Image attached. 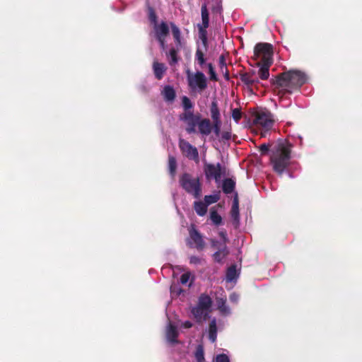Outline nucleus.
Returning <instances> with one entry per match:
<instances>
[{
    "mask_svg": "<svg viewBox=\"0 0 362 362\" xmlns=\"http://www.w3.org/2000/svg\"><path fill=\"white\" fill-rule=\"evenodd\" d=\"M182 105L185 112L180 115V119L186 124V132L189 134L199 133L202 136L211 134V122L209 119L202 118L199 114H194L191 109L193 104L187 96H182Z\"/></svg>",
    "mask_w": 362,
    "mask_h": 362,
    "instance_id": "nucleus-1",
    "label": "nucleus"
},
{
    "mask_svg": "<svg viewBox=\"0 0 362 362\" xmlns=\"http://www.w3.org/2000/svg\"><path fill=\"white\" fill-rule=\"evenodd\" d=\"M307 81L306 75L296 70L284 72L277 76L273 83L278 89L279 95H284L286 93H292L298 90Z\"/></svg>",
    "mask_w": 362,
    "mask_h": 362,
    "instance_id": "nucleus-2",
    "label": "nucleus"
},
{
    "mask_svg": "<svg viewBox=\"0 0 362 362\" xmlns=\"http://www.w3.org/2000/svg\"><path fill=\"white\" fill-rule=\"evenodd\" d=\"M254 54L256 58L261 59V62L257 63L259 78L267 79L269 76V69L272 63V46L268 43H258L255 47Z\"/></svg>",
    "mask_w": 362,
    "mask_h": 362,
    "instance_id": "nucleus-3",
    "label": "nucleus"
},
{
    "mask_svg": "<svg viewBox=\"0 0 362 362\" xmlns=\"http://www.w3.org/2000/svg\"><path fill=\"white\" fill-rule=\"evenodd\" d=\"M273 115L268 111H258L253 115L252 124L254 130L261 137H266L274 125Z\"/></svg>",
    "mask_w": 362,
    "mask_h": 362,
    "instance_id": "nucleus-4",
    "label": "nucleus"
},
{
    "mask_svg": "<svg viewBox=\"0 0 362 362\" xmlns=\"http://www.w3.org/2000/svg\"><path fill=\"white\" fill-rule=\"evenodd\" d=\"M271 161L273 165L274 170L276 173L282 174L291 163L290 148L283 146L277 149L272 156Z\"/></svg>",
    "mask_w": 362,
    "mask_h": 362,
    "instance_id": "nucleus-5",
    "label": "nucleus"
},
{
    "mask_svg": "<svg viewBox=\"0 0 362 362\" xmlns=\"http://www.w3.org/2000/svg\"><path fill=\"white\" fill-rule=\"evenodd\" d=\"M180 184L186 192L195 199H199L201 197L202 185L199 177L185 173L180 178Z\"/></svg>",
    "mask_w": 362,
    "mask_h": 362,
    "instance_id": "nucleus-6",
    "label": "nucleus"
},
{
    "mask_svg": "<svg viewBox=\"0 0 362 362\" xmlns=\"http://www.w3.org/2000/svg\"><path fill=\"white\" fill-rule=\"evenodd\" d=\"M187 81L189 90L193 93H202L207 88V78L202 71H186Z\"/></svg>",
    "mask_w": 362,
    "mask_h": 362,
    "instance_id": "nucleus-7",
    "label": "nucleus"
},
{
    "mask_svg": "<svg viewBox=\"0 0 362 362\" xmlns=\"http://www.w3.org/2000/svg\"><path fill=\"white\" fill-rule=\"evenodd\" d=\"M204 171L207 180H214L216 183H219L221 178L226 174V169L219 163L216 164L205 163Z\"/></svg>",
    "mask_w": 362,
    "mask_h": 362,
    "instance_id": "nucleus-8",
    "label": "nucleus"
},
{
    "mask_svg": "<svg viewBox=\"0 0 362 362\" xmlns=\"http://www.w3.org/2000/svg\"><path fill=\"white\" fill-rule=\"evenodd\" d=\"M169 31L168 23L163 21L159 23H156L153 26L154 35L163 50L165 48V39Z\"/></svg>",
    "mask_w": 362,
    "mask_h": 362,
    "instance_id": "nucleus-9",
    "label": "nucleus"
},
{
    "mask_svg": "<svg viewBox=\"0 0 362 362\" xmlns=\"http://www.w3.org/2000/svg\"><path fill=\"white\" fill-rule=\"evenodd\" d=\"M180 148L182 153L189 160L198 161L199 153L197 148L191 145L188 141L180 139L179 143Z\"/></svg>",
    "mask_w": 362,
    "mask_h": 362,
    "instance_id": "nucleus-10",
    "label": "nucleus"
},
{
    "mask_svg": "<svg viewBox=\"0 0 362 362\" xmlns=\"http://www.w3.org/2000/svg\"><path fill=\"white\" fill-rule=\"evenodd\" d=\"M189 233V238L187 240V244L191 247H194L198 250H203L204 242L201 234L194 227L191 228Z\"/></svg>",
    "mask_w": 362,
    "mask_h": 362,
    "instance_id": "nucleus-11",
    "label": "nucleus"
},
{
    "mask_svg": "<svg viewBox=\"0 0 362 362\" xmlns=\"http://www.w3.org/2000/svg\"><path fill=\"white\" fill-rule=\"evenodd\" d=\"M178 334L179 332L177 326L170 321L168 323L165 329V338L167 341L170 344L177 343V338L178 337Z\"/></svg>",
    "mask_w": 362,
    "mask_h": 362,
    "instance_id": "nucleus-12",
    "label": "nucleus"
},
{
    "mask_svg": "<svg viewBox=\"0 0 362 362\" xmlns=\"http://www.w3.org/2000/svg\"><path fill=\"white\" fill-rule=\"evenodd\" d=\"M230 217L232 223L235 228L240 225L239 202L238 194H235L233 198V204L230 210Z\"/></svg>",
    "mask_w": 362,
    "mask_h": 362,
    "instance_id": "nucleus-13",
    "label": "nucleus"
},
{
    "mask_svg": "<svg viewBox=\"0 0 362 362\" xmlns=\"http://www.w3.org/2000/svg\"><path fill=\"white\" fill-rule=\"evenodd\" d=\"M209 313L207 310L197 305L192 309V313L197 322L205 321L209 317Z\"/></svg>",
    "mask_w": 362,
    "mask_h": 362,
    "instance_id": "nucleus-14",
    "label": "nucleus"
},
{
    "mask_svg": "<svg viewBox=\"0 0 362 362\" xmlns=\"http://www.w3.org/2000/svg\"><path fill=\"white\" fill-rule=\"evenodd\" d=\"M241 81L248 88L252 87L259 83V80L255 76V72L245 73L240 76Z\"/></svg>",
    "mask_w": 362,
    "mask_h": 362,
    "instance_id": "nucleus-15",
    "label": "nucleus"
},
{
    "mask_svg": "<svg viewBox=\"0 0 362 362\" xmlns=\"http://www.w3.org/2000/svg\"><path fill=\"white\" fill-rule=\"evenodd\" d=\"M228 249L224 243H220L217 247V251L213 255L214 259L217 262H221L228 255Z\"/></svg>",
    "mask_w": 362,
    "mask_h": 362,
    "instance_id": "nucleus-16",
    "label": "nucleus"
},
{
    "mask_svg": "<svg viewBox=\"0 0 362 362\" xmlns=\"http://www.w3.org/2000/svg\"><path fill=\"white\" fill-rule=\"evenodd\" d=\"M162 95L164 100L168 103H173L175 98V91L174 88L170 86H165L162 92Z\"/></svg>",
    "mask_w": 362,
    "mask_h": 362,
    "instance_id": "nucleus-17",
    "label": "nucleus"
},
{
    "mask_svg": "<svg viewBox=\"0 0 362 362\" xmlns=\"http://www.w3.org/2000/svg\"><path fill=\"white\" fill-rule=\"evenodd\" d=\"M211 304L212 301L211 298L207 295L202 294L199 298L198 304L197 306L203 308L210 312Z\"/></svg>",
    "mask_w": 362,
    "mask_h": 362,
    "instance_id": "nucleus-18",
    "label": "nucleus"
},
{
    "mask_svg": "<svg viewBox=\"0 0 362 362\" xmlns=\"http://www.w3.org/2000/svg\"><path fill=\"white\" fill-rule=\"evenodd\" d=\"M170 26L177 47H181V32L180 28L174 23L172 22L170 23Z\"/></svg>",
    "mask_w": 362,
    "mask_h": 362,
    "instance_id": "nucleus-19",
    "label": "nucleus"
},
{
    "mask_svg": "<svg viewBox=\"0 0 362 362\" xmlns=\"http://www.w3.org/2000/svg\"><path fill=\"white\" fill-rule=\"evenodd\" d=\"M207 49L206 47L198 46L196 53H195V60L198 62V64L202 66L205 64V58H204V53Z\"/></svg>",
    "mask_w": 362,
    "mask_h": 362,
    "instance_id": "nucleus-20",
    "label": "nucleus"
},
{
    "mask_svg": "<svg viewBox=\"0 0 362 362\" xmlns=\"http://www.w3.org/2000/svg\"><path fill=\"white\" fill-rule=\"evenodd\" d=\"M153 72L155 76L158 79H161L166 71V67L164 64L155 62L153 65Z\"/></svg>",
    "mask_w": 362,
    "mask_h": 362,
    "instance_id": "nucleus-21",
    "label": "nucleus"
},
{
    "mask_svg": "<svg viewBox=\"0 0 362 362\" xmlns=\"http://www.w3.org/2000/svg\"><path fill=\"white\" fill-rule=\"evenodd\" d=\"M217 337V327H216V320L214 317L210 323L209 327V339L211 342H215Z\"/></svg>",
    "mask_w": 362,
    "mask_h": 362,
    "instance_id": "nucleus-22",
    "label": "nucleus"
},
{
    "mask_svg": "<svg viewBox=\"0 0 362 362\" xmlns=\"http://www.w3.org/2000/svg\"><path fill=\"white\" fill-rule=\"evenodd\" d=\"M208 206L204 202L197 201L194 202V209L197 214L200 216H204L207 212Z\"/></svg>",
    "mask_w": 362,
    "mask_h": 362,
    "instance_id": "nucleus-23",
    "label": "nucleus"
},
{
    "mask_svg": "<svg viewBox=\"0 0 362 362\" xmlns=\"http://www.w3.org/2000/svg\"><path fill=\"white\" fill-rule=\"evenodd\" d=\"M238 277V272L235 265H232L227 269L226 272V281L232 282L235 281Z\"/></svg>",
    "mask_w": 362,
    "mask_h": 362,
    "instance_id": "nucleus-24",
    "label": "nucleus"
},
{
    "mask_svg": "<svg viewBox=\"0 0 362 362\" xmlns=\"http://www.w3.org/2000/svg\"><path fill=\"white\" fill-rule=\"evenodd\" d=\"M211 117L213 121L221 120V115L218 107L217 102L214 100L210 107Z\"/></svg>",
    "mask_w": 362,
    "mask_h": 362,
    "instance_id": "nucleus-25",
    "label": "nucleus"
},
{
    "mask_svg": "<svg viewBox=\"0 0 362 362\" xmlns=\"http://www.w3.org/2000/svg\"><path fill=\"white\" fill-rule=\"evenodd\" d=\"M209 218L213 224L219 226L222 223V217L219 215L215 207H212L210 210Z\"/></svg>",
    "mask_w": 362,
    "mask_h": 362,
    "instance_id": "nucleus-26",
    "label": "nucleus"
},
{
    "mask_svg": "<svg viewBox=\"0 0 362 362\" xmlns=\"http://www.w3.org/2000/svg\"><path fill=\"white\" fill-rule=\"evenodd\" d=\"M235 182L231 179H226L223 182V191L226 194H230L231 193L235 188Z\"/></svg>",
    "mask_w": 362,
    "mask_h": 362,
    "instance_id": "nucleus-27",
    "label": "nucleus"
},
{
    "mask_svg": "<svg viewBox=\"0 0 362 362\" xmlns=\"http://www.w3.org/2000/svg\"><path fill=\"white\" fill-rule=\"evenodd\" d=\"M220 199V193L215 192L213 194L206 195L204 198V202L208 206L212 204L216 203Z\"/></svg>",
    "mask_w": 362,
    "mask_h": 362,
    "instance_id": "nucleus-28",
    "label": "nucleus"
},
{
    "mask_svg": "<svg viewBox=\"0 0 362 362\" xmlns=\"http://www.w3.org/2000/svg\"><path fill=\"white\" fill-rule=\"evenodd\" d=\"M201 14H202V23L200 24L202 26L209 27V12L205 4L202 6L201 8Z\"/></svg>",
    "mask_w": 362,
    "mask_h": 362,
    "instance_id": "nucleus-29",
    "label": "nucleus"
},
{
    "mask_svg": "<svg viewBox=\"0 0 362 362\" xmlns=\"http://www.w3.org/2000/svg\"><path fill=\"white\" fill-rule=\"evenodd\" d=\"M208 27H204V26H202L200 25V24L198 25V28H199V37L200 38V40H202V45L203 47H206L207 45V32H206V28Z\"/></svg>",
    "mask_w": 362,
    "mask_h": 362,
    "instance_id": "nucleus-30",
    "label": "nucleus"
},
{
    "mask_svg": "<svg viewBox=\"0 0 362 362\" xmlns=\"http://www.w3.org/2000/svg\"><path fill=\"white\" fill-rule=\"evenodd\" d=\"M194 357L197 362H205L204 348L202 345L197 346Z\"/></svg>",
    "mask_w": 362,
    "mask_h": 362,
    "instance_id": "nucleus-31",
    "label": "nucleus"
},
{
    "mask_svg": "<svg viewBox=\"0 0 362 362\" xmlns=\"http://www.w3.org/2000/svg\"><path fill=\"white\" fill-rule=\"evenodd\" d=\"M177 163L174 156H170L168 158V168L171 177H174L176 173Z\"/></svg>",
    "mask_w": 362,
    "mask_h": 362,
    "instance_id": "nucleus-32",
    "label": "nucleus"
},
{
    "mask_svg": "<svg viewBox=\"0 0 362 362\" xmlns=\"http://www.w3.org/2000/svg\"><path fill=\"white\" fill-rule=\"evenodd\" d=\"M177 54V50L174 47L171 48L168 52L167 56L169 59V63L170 65L175 64L177 62L178 59Z\"/></svg>",
    "mask_w": 362,
    "mask_h": 362,
    "instance_id": "nucleus-33",
    "label": "nucleus"
},
{
    "mask_svg": "<svg viewBox=\"0 0 362 362\" xmlns=\"http://www.w3.org/2000/svg\"><path fill=\"white\" fill-rule=\"evenodd\" d=\"M219 66H220L221 71L223 74H224L225 78L227 80H228L229 79V74H228V71L227 70L226 62V60H225V58H224L223 55H221L219 57Z\"/></svg>",
    "mask_w": 362,
    "mask_h": 362,
    "instance_id": "nucleus-34",
    "label": "nucleus"
},
{
    "mask_svg": "<svg viewBox=\"0 0 362 362\" xmlns=\"http://www.w3.org/2000/svg\"><path fill=\"white\" fill-rule=\"evenodd\" d=\"M192 280H191V274L189 272H186L182 274L180 277V282L181 284L184 285H187L188 283V286H190L192 284Z\"/></svg>",
    "mask_w": 362,
    "mask_h": 362,
    "instance_id": "nucleus-35",
    "label": "nucleus"
},
{
    "mask_svg": "<svg viewBox=\"0 0 362 362\" xmlns=\"http://www.w3.org/2000/svg\"><path fill=\"white\" fill-rule=\"evenodd\" d=\"M211 129L214 130V132L218 135L221 131V120H216L213 121V125L211 124ZM212 130H211V132Z\"/></svg>",
    "mask_w": 362,
    "mask_h": 362,
    "instance_id": "nucleus-36",
    "label": "nucleus"
},
{
    "mask_svg": "<svg viewBox=\"0 0 362 362\" xmlns=\"http://www.w3.org/2000/svg\"><path fill=\"white\" fill-rule=\"evenodd\" d=\"M207 67L209 69V74L210 75V79L212 81H217L218 80L217 75L215 72V70L214 69L212 64L209 63L207 64Z\"/></svg>",
    "mask_w": 362,
    "mask_h": 362,
    "instance_id": "nucleus-37",
    "label": "nucleus"
},
{
    "mask_svg": "<svg viewBox=\"0 0 362 362\" xmlns=\"http://www.w3.org/2000/svg\"><path fill=\"white\" fill-rule=\"evenodd\" d=\"M214 362H230L229 358L226 354H221L216 355L214 360Z\"/></svg>",
    "mask_w": 362,
    "mask_h": 362,
    "instance_id": "nucleus-38",
    "label": "nucleus"
},
{
    "mask_svg": "<svg viewBox=\"0 0 362 362\" xmlns=\"http://www.w3.org/2000/svg\"><path fill=\"white\" fill-rule=\"evenodd\" d=\"M218 310H219L220 313L223 316H228L230 315L231 311L230 308L226 304L223 306H220Z\"/></svg>",
    "mask_w": 362,
    "mask_h": 362,
    "instance_id": "nucleus-39",
    "label": "nucleus"
},
{
    "mask_svg": "<svg viewBox=\"0 0 362 362\" xmlns=\"http://www.w3.org/2000/svg\"><path fill=\"white\" fill-rule=\"evenodd\" d=\"M232 117L236 122H238L242 117V113L238 108H235L232 110Z\"/></svg>",
    "mask_w": 362,
    "mask_h": 362,
    "instance_id": "nucleus-40",
    "label": "nucleus"
},
{
    "mask_svg": "<svg viewBox=\"0 0 362 362\" xmlns=\"http://www.w3.org/2000/svg\"><path fill=\"white\" fill-rule=\"evenodd\" d=\"M148 17H149V21H151V23L153 24V26H154V25H156V23H158L157 22L156 15L153 10L150 11Z\"/></svg>",
    "mask_w": 362,
    "mask_h": 362,
    "instance_id": "nucleus-41",
    "label": "nucleus"
},
{
    "mask_svg": "<svg viewBox=\"0 0 362 362\" xmlns=\"http://www.w3.org/2000/svg\"><path fill=\"white\" fill-rule=\"evenodd\" d=\"M189 262L192 264L197 265L201 264L202 259L197 256H191L189 257Z\"/></svg>",
    "mask_w": 362,
    "mask_h": 362,
    "instance_id": "nucleus-42",
    "label": "nucleus"
},
{
    "mask_svg": "<svg viewBox=\"0 0 362 362\" xmlns=\"http://www.w3.org/2000/svg\"><path fill=\"white\" fill-rule=\"evenodd\" d=\"M218 234L220 238H221V242L224 243V244L226 245V243L228 241V237L226 230H222L219 232Z\"/></svg>",
    "mask_w": 362,
    "mask_h": 362,
    "instance_id": "nucleus-43",
    "label": "nucleus"
},
{
    "mask_svg": "<svg viewBox=\"0 0 362 362\" xmlns=\"http://www.w3.org/2000/svg\"><path fill=\"white\" fill-rule=\"evenodd\" d=\"M217 308L220 306H223L226 304V298H216V299Z\"/></svg>",
    "mask_w": 362,
    "mask_h": 362,
    "instance_id": "nucleus-44",
    "label": "nucleus"
},
{
    "mask_svg": "<svg viewBox=\"0 0 362 362\" xmlns=\"http://www.w3.org/2000/svg\"><path fill=\"white\" fill-rule=\"evenodd\" d=\"M229 299L230 302L237 303L239 299V296L235 293H232L229 296Z\"/></svg>",
    "mask_w": 362,
    "mask_h": 362,
    "instance_id": "nucleus-45",
    "label": "nucleus"
},
{
    "mask_svg": "<svg viewBox=\"0 0 362 362\" xmlns=\"http://www.w3.org/2000/svg\"><path fill=\"white\" fill-rule=\"evenodd\" d=\"M181 292V289L179 288L177 286H170V293L172 295L176 293V295H179Z\"/></svg>",
    "mask_w": 362,
    "mask_h": 362,
    "instance_id": "nucleus-46",
    "label": "nucleus"
},
{
    "mask_svg": "<svg viewBox=\"0 0 362 362\" xmlns=\"http://www.w3.org/2000/svg\"><path fill=\"white\" fill-rule=\"evenodd\" d=\"M180 327L185 329H188L192 327V322L190 321H185L184 322H182L180 325Z\"/></svg>",
    "mask_w": 362,
    "mask_h": 362,
    "instance_id": "nucleus-47",
    "label": "nucleus"
},
{
    "mask_svg": "<svg viewBox=\"0 0 362 362\" xmlns=\"http://www.w3.org/2000/svg\"><path fill=\"white\" fill-rule=\"evenodd\" d=\"M220 243H222V242L218 241V240H211V246L214 249L217 250V247L219 246Z\"/></svg>",
    "mask_w": 362,
    "mask_h": 362,
    "instance_id": "nucleus-48",
    "label": "nucleus"
},
{
    "mask_svg": "<svg viewBox=\"0 0 362 362\" xmlns=\"http://www.w3.org/2000/svg\"><path fill=\"white\" fill-rule=\"evenodd\" d=\"M260 150L262 153H265L269 150V146L264 144L261 145Z\"/></svg>",
    "mask_w": 362,
    "mask_h": 362,
    "instance_id": "nucleus-49",
    "label": "nucleus"
}]
</instances>
